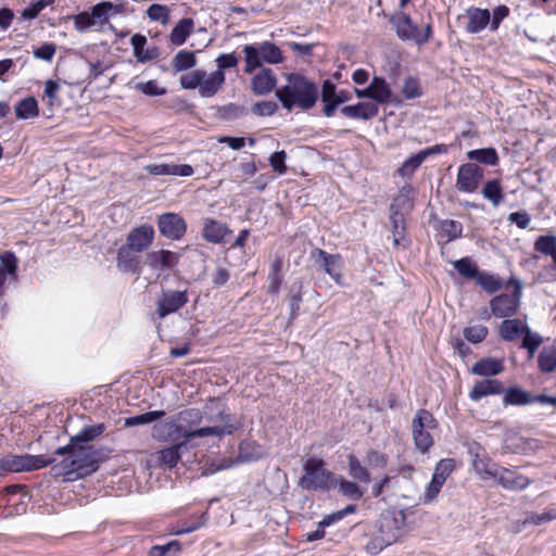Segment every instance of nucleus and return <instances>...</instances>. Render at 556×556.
<instances>
[{
    "mask_svg": "<svg viewBox=\"0 0 556 556\" xmlns=\"http://www.w3.org/2000/svg\"><path fill=\"white\" fill-rule=\"evenodd\" d=\"M534 250L543 255L551 256L556 252V236L545 235L536 238Z\"/></svg>",
    "mask_w": 556,
    "mask_h": 556,
    "instance_id": "48",
    "label": "nucleus"
},
{
    "mask_svg": "<svg viewBox=\"0 0 556 556\" xmlns=\"http://www.w3.org/2000/svg\"><path fill=\"white\" fill-rule=\"evenodd\" d=\"M503 391L504 388L501 381L486 379L475 383L469 393V397L472 401H480L484 396L500 394Z\"/></svg>",
    "mask_w": 556,
    "mask_h": 556,
    "instance_id": "25",
    "label": "nucleus"
},
{
    "mask_svg": "<svg viewBox=\"0 0 556 556\" xmlns=\"http://www.w3.org/2000/svg\"><path fill=\"white\" fill-rule=\"evenodd\" d=\"M508 283L515 285V290L510 293H503L494 296L490 301L492 314L497 318H510L515 316L520 306L522 286L518 280H509Z\"/></svg>",
    "mask_w": 556,
    "mask_h": 556,
    "instance_id": "8",
    "label": "nucleus"
},
{
    "mask_svg": "<svg viewBox=\"0 0 556 556\" xmlns=\"http://www.w3.org/2000/svg\"><path fill=\"white\" fill-rule=\"evenodd\" d=\"M455 469V462L452 458L441 459L434 468L432 478L439 480L442 484L445 483L446 479Z\"/></svg>",
    "mask_w": 556,
    "mask_h": 556,
    "instance_id": "50",
    "label": "nucleus"
},
{
    "mask_svg": "<svg viewBox=\"0 0 556 556\" xmlns=\"http://www.w3.org/2000/svg\"><path fill=\"white\" fill-rule=\"evenodd\" d=\"M74 26L75 29L79 33H85L91 28L97 29V24L94 18L92 17V12H81L74 16Z\"/></svg>",
    "mask_w": 556,
    "mask_h": 556,
    "instance_id": "53",
    "label": "nucleus"
},
{
    "mask_svg": "<svg viewBox=\"0 0 556 556\" xmlns=\"http://www.w3.org/2000/svg\"><path fill=\"white\" fill-rule=\"evenodd\" d=\"M473 455L472 466L479 475H485L486 477L493 478V473L497 472L500 467H496L491 459L484 454L481 446L477 445L470 450Z\"/></svg>",
    "mask_w": 556,
    "mask_h": 556,
    "instance_id": "26",
    "label": "nucleus"
},
{
    "mask_svg": "<svg viewBox=\"0 0 556 556\" xmlns=\"http://www.w3.org/2000/svg\"><path fill=\"white\" fill-rule=\"evenodd\" d=\"M368 87L371 100L376 101V104H384L392 101V90L383 77L375 76Z\"/></svg>",
    "mask_w": 556,
    "mask_h": 556,
    "instance_id": "29",
    "label": "nucleus"
},
{
    "mask_svg": "<svg viewBox=\"0 0 556 556\" xmlns=\"http://www.w3.org/2000/svg\"><path fill=\"white\" fill-rule=\"evenodd\" d=\"M425 162V159L419 151L418 153L408 157L399 169V174L402 177H409L414 172Z\"/></svg>",
    "mask_w": 556,
    "mask_h": 556,
    "instance_id": "52",
    "label": "nucleus"
},
{
    "mask_svg": "<svg viewBox=\"0 0 556 556\" xmlns=\"http://www.w3.org/2000/svg\"><path fill=\"white\" fill-rule=\"evenodd\" d=\"M484 176V170L475 163H466L458 167L456 189L460 192H475Z\"/></svg>",
    "mask_w": 556,
    "mask_h": 556,
    "instance_id": "10",
    "label": "nucleus"
},
{
    "mask_svg": "<svg viewBox=\"0 0 556 556\" xmlns=\"http://www.w3.org/2000/svg\"><path fill=\"white\" fill-rule=\"evenodd\" d=\"M467 159L485 165L495 166L498 164V155L494 148H483L467 152Z\"/></svg>",
    "mask_w": 556,
    "mask_h": 556,
    "instance_id": "38",
    "label": "nucleus"
},
{
    "mask_svg": "<svg viewBox=\"0 0 556 556\" xmlns=\"http://www.w3.org/2000/svg\"><path fill=\"white\" fill-rule=\"evenodd\" d=\"M136 88L147 96H163L166 93V89L164 87H160L155 80L138 83Z\"/></svg>",
    "mask_w": 556,
    "mask_h": 556,
    "instance_id": "62",
    "label": "nucleus"
},
{
    "mask_svg": "<svg viewBox=\"0 0 556 556\" xmlns=\"http://www.w3.org/2000/svg\"><path fill=\"white\" fill-rule=\"evenodd\" d=\"M146 172L153 176H182L189 177L193 174V168L188 164H149L144 167Z\"/></svg>",
    "mask_w": 556,
    "mask_h": 556,
    "instance_id": "19",
    "label": "nucleus"
},
{
    "mask_svg": "<svg viewBox=\"0 0 556 556\" xmlns=\"http://www.w3.org/2000/svg\"><path fill=\"white\" fill-rule=\"evenodd\" d=\"M504 406L514 405V406H523L532 404V394L518 388L510 387L505 390L503 397Z\"/></svg>",
    "mask_w": 556,
    "mask_h": 556,
    "instance_id": "35",
    "label": "nucleus"
},
{
    "mask_svg": "<svg viewBox=\"0 0 556 556\" xmlns=\"http://www.w3.org/2000/svg\"><path fill=\"white\" fill-rule=\"evenodd\" d=\"M191 448L190 445L173 444L169 447L163 448L157 452V459L161 464L168 468H173L177 465L181 457V454Z\"/></svg>",
    "mask_w": 556,
    "mask_h": 556,
    "instance_id": "34",
    "label": "nucleus"
},
{
    "mask_svg": "<svg viewBox=\"0 0 556 556\" xmlns=\"http://www.w3.org/2000/svg\"><path fill=\"white\" fill-rule=\"evenodd\" d=\"M522 344L523 349H527L531 355L538 350L540 344L542 343V339L538 333L532 332L527 326V331L522 334Z\"/></svg>",
    "mask_w": 556,
    "mask_h": 556,
    "instance_id": "58",
    "label": "nucleus"
},
{
    "mask_svg": "<svg viewBox=\"0 0 556 556\" xmlns=\"http://www.w3.org/2000/svg\"><path fill=\"white\" fill-rule=\"evenodd\" d=\"M476 282L490 294L497 292L503 287V280L500 276L483 270H480Z\"/></svg>",
    "mask_w": 556,
    "mask_h": 556,
    "instance_id": "39",
    "label": "nucleus"
},
{
    "mask_svg": "<svg viewBox=\"0 0 556 556\" xmlns=\"http://www.w3.org/2000/svg\"><path fill=\"white\" fill-rule=\"evenodd\" d=\"M468 20L465 29L469 34H477L483 30L491 21V14L486 9L471 7L466 11Z\"/></svg>",
    "mask_w": 556,
    "mask_h": 556,
    "instance_id": "20",
    "label": "nucleus"
},
{
    "mask_svg": "<svg viewBox=\"0 0 556 556\" xmlns=\"http://www.w3.org/2000/svg\"><path fill=\"white\" fill-rule=\"evenodd\" d=\"M15 114L18 119L37 117L39 115L37 100L34 97L21 100L15 106Z\"/></svg>",
    "mask_w": 556,
    "mask_h": 556,
    "instance_id": "40",
    "label": "nucleus"
},
{
    "mask_svg": "<svg viewBox=\"0 0 556 556\" xmlns=\"http://www.w3.org/2000/svg\"><path fill=\"white\" fill-rule=\"evenodd\" d=\"M402 93L407 100L421 97L422 89L420 87L419 80L412 76L407 77L404 80Z\"/></svg>",
    "mask_w": 556,
    "mask_h": 556,
    "instance_id": "55",
    "label": "nucleus"
},
{
    "mask_svg": "<svg viewBox=\"0 0 556 556\" xmlns=\"http://www.w3.org/2000/svg\"><path fill=\"white\" fill-rule=\"evenodd\" d=\"M180 85L184 89H199L203 98L215 96L225 84V74L222 71H214L207 74L203 70H195L180 76Z\"/></svg>",
    "mask_w": 556,
    "mask_h": 556,
    "instance_id": "4",
    "label": "nucleus"
},
{
    "mask_svg": "<svg viewBox=\"0 0 556 556\" xmlns=\"http://www.w3.org/2000/svg\"><path fill=\"white\" fill-rule=\"evenodd\" d=\"M92 17L97 24V30L103 29L105 25L110 29L114 26L110 24V20L125 13V4L122 2L101 1L90 8Z\"/></svg>",
    "mask_w": 556,
    "mask_h": 556,
    "instance_id": "12",
    "label": "nucleus"
},
{
    "mask_svg": "<svg viewBox=\"0 0 556 556\" xmlns=\"http://www.w3.org/2000/svg\"><path fill=\"white\" fill-rule=\"evenodd\" d=\"M277 79L275 73L270 68H263L251 79L252 91L257 96L267 94L276 87Z\"/></svg>",
    "mask_w": 556,
    "mask_h": 556,
    "instance_id": "21",
    "label": "nucleus"
},
{
    "mask_svg": "<svg viewBox=\"0 0 556 556\" xmlns=\"http://www.w3.org/2000/svg\"><path fill=\"white\" fill-rule=\"evenodd\" d=\"M277 110L278 105L273 101H260L252 106V112L258 116H271Z\"/></svg>",
    "mask_w": 556,
    "mask_h": 556,
    "instance_id": "59",
    "label": "nucleus"
},
{
    "mask_svg": "<svg viewBox=\"0 0 556 556\" xmlns=\"http://www.w3.org/2000/svg\"><path fill=\"white\" fill-rule=\"evenodd\" d=\"M154 235L155 232L152 225H140L128 233L125 245L135 252L142 253L152 244Z\"/></svg>",
    "mask_w": 556,
    "mask_h": 556,
    "instance_id": "14",
    "label": "nucleus"
},
{
    "mask_svg": "<svg viewBox=\"0 0 556 556\" xmlns=\"http://www.w3.org/2000/svg\"><path fill=\"white\" fill-rule=\"evenodd\" d=\"M17 260L13 253H5L0 258V295L4 293V283L9 277L16 278Z\"/></svg>",
    "mask_w": 556,
    "mask_h": 556,
    "instance_id": "31",
    "label": "nucleus"
},
{
    "mask_svg": "<svg viewBox=\"0 0 556 556\" xmlns=\"http://www.w3.org/2000/svg\"><path fill=\"white\" fill-rule=\"evenodd\" d=\"M442 231L451 241L462 236L463 226L456 220L447 219L442 223Z\"/></svg>",
    "mask_w": 556,
    "mask_h": 556,
    "instance_id": "60",
    "label": "nucleus"
},
{
    "mask_svg": "<svg viewBox=\"0 0 556 556\" xmlns=\"http://www.w3.org/2000/svg\"><path fill=\"white\" fill-rule=\"evenodd\" d=\"M180 255L169 250L149 252L146 255V264L154 270H170L179 262Z\"/></svg>",
    "mask_w": 556,
    "mask_h": 556,
    "instance_id": "15",
    "label": "nucleus"
},
{
    "mask_svg": "<svg viewBox=\"0 0 556 556\" xmlns=\"http://www.w3.org/2000/svg\"><path fill=\"white\" fill-rule=\"evenodd\" d=\"M130 43L132 46L134 55L140 63L152 61L160 55V50L155 46L144 49L147 37L141 34H135L130 39Z\"/></svg>",
    "mask_w": 556,
    "mask_h": 556,
    "instance_id": "23",
    "label": "nucleus"
},
{
    "mask_svg": "<svg viewBox=\"0 0 556 556\" xmlns=\"http://www.w3.org/2000/svg\"><path fill=\"white\" fill-rule=\"evenodd\" d=\"M390 23L395 29L399 38L402 40H412L416 43L418 38V26L413 22L409 15L400 11L390 17Z\"/></svg>",
    "mask_w": 556,
    "mask_h": 556,
    "instance_id": "16",
    "label": "nucleus"
},
{
    "mask_svg": "<svg viewBox=\"0 0 556 556\" xmlns=\"http://www.w3.org/2000/svg\"><path fill=\"white\" fill-rule=\"evenodd\" d=\"M265 455L263 447L253 441H243L239 446V457L243 462H254Z\"/></svg>",
    "mask_w": 556,
    "mask_h": 556,
    "instance_id": "42",
    "label": "nucleus"
},
{
    "mask_svg": "<svg viewBox=\"0 0 556 556\" xmlns=\"http://www.w3.org/2000/svg\"><path fill=\"white\" fill-rule=\"evenodd\" d=\"M0 469L8 472L29 471L28 454L2 457L0 459Z\"/></svg>",
    "mask_w": 556,
    "mask_h": 556,
    "instance_id": "36",
    "label": "nucleus"
},
{
    "mask_svg": "<svg viewBox=\"0 0 556 556\" xmlns=\"http://www.w3.org/2000/svg\"><path fill=\"white\" fill-rule=\"evenodd\" d=\"M539 366L542 371L552 372L556 369V345L543 348L539 355Z\"/></svg>",
    "mask_w": 556,
    "mask_h": 556,
    "instance_id": "45",
    "label": "nucleus"
},
{
    "mask_svg": "<svg viewBox=\"0 0 556 556\" xmlns=\"http://www.w3.org/2000/svg\"><path fill=\"white\" fill-rule=\"evenodd\" d=\"M106 430L104 424H97L87 426L81 429L76 435L71 438L72 443H88L100 437Z\"/></svg>",
    "mask_w": 556,
    "mask_h": 556,
    "instance_id": "41",
    "label": "nucleus"
},
{
    "mask_svg": "<svg viewBox=\"0 0 556 556\" xmlns=\"http://www.w3.org/2000/svg\"><path fill=\"white\" fill-rule=\"evenodd\" d=\"M55 458L45 455H28L29 471L45 468L53 464Z\"/></svg>",
    "mask_w": 556,
    "mask_h": 556,
    "instance_id": "63",
    "label": "nucleus"
},
{
    "mask_svg": "<svg viewBox=\"0 0 556 556\" xmlns=\"http://www.w3.org/2000/svg\"><path fill=\"white\" fill-rule=\"evenodd\" d=\"M157 226L161 235L172 240H179L187 230L185 219L175 213L160 215Z\"/></svg>",
    "mask_w": 556,
    "mask_h": 556,
    "instance_id": "13",
    "label": "nucleus"
},
{
    "mask_svg": "<svg viewBox=\"0 0 556 556\" xmlns=\"http://www.w3.org/2000/svg\"><path fill=\"white\" fill-rule=\"evenodd\" d=\"M493 478L504 489L511 491L523 490L531 483L528 477L507 468H498L497 472L493 473Z\"/></svg>",
    "mask_w": 556,
    "mask_h": 556,
    "instance_id": "17",
    "label": "nucleus"
},
{
    "mask_svg": "<svg viewBox=\"0 0 556 556\" xmlns=\"http://www.w3.org/2000/svg\"><path fill=\"white\" fill-rule=\"evenodd\" d=\"M527 331V325L518 318H507L502 321L498 334L501 339L507 342H514L522 337Z\"/></svg>",
    "mask_w": 556,
    "mask_h": 556,
    "instance_id": "24",
    "label": "nucleus"
},
{
    "mask_svg": "<svg viewBox=\"0 0 556 556\" xmlns=\"http://www.w3.org/2000/svg\"><path fill=\"white\" fill-rule=\"evenodd\" d=\"M54 454L65 457L52 469L55 475L67 476L68 480L87 477L98 469L97 453L92 446L71 441L66 446L59 447Z\"/></svg>",
    "mask_w": 556,
    "mask_h": 556,
    "instance_id": "2",
    "label": "nucleus"
},
{
    "mask_svg": "<svg viewBox=\"0 0 556 556\" xmlns=\"http://www.w3.org/2000/svg\"><path fill=\"white\" fill-rule=\"evenodd\" d=\"M303 469L305 475L300 479V485L307 490L329 491L336 475L325 468V462L319 458H308Z\"/></svg>",
    "mask_w": 556,
    "mask_h": 556,
    "instance_id": "7",
    "label": "nucleus"
},
{
    "mask_svg": "<svg viewBox=\"0 0 556 556\" xmlns=\"http://www.w3.org/2000/svg\"><path fill=\"white\" fill-rule=\"evenodd\" d=\"M504 370L502 361L484 357L478 361L471 368V372L478 376H496Z\"/></svg>",
    "mask_w": 556,
    "mask_h": 556,
    "instance_id": "32",
    "label": "nucleus"
},
{
    "mask_svg": "<svg viewBox=\"0 0 556 556\" xmlns=\"http://www.w3.org/2000/svg\"><path fill=\"white\" fill-rule=\"evenodd\" d=\"M53 2L54 0H37L23 10L22 17L24 20H33L37 17L43 9L51 5Z\"/></svg>",
    "mask_w": 556,
    "mask_h": 556,
    "instance_id": "57",
    "label": "nucleus"
},
{
    "mask_svg": "<svg viewBox=\"0 0 556 556\" xmlns=\"http://www.w3.org/2000/svg\"><path fill=\"white\" fill-rule=\"evenodd\" d=\"M508 14H509V8L508 7H506V5H498V7H496L493 10V14H492L491 21L489 23L491 25L490 29L492 31H495L498 28L501 22L505 17H507Z\"/></svg>",
    "mask_w": 556,
    "mask_h": 556,
    "instance_id": "64",
    "label": "nucleus"
},
{
    "mask_svg": "<svg viewBox=\"0 0 556 556\" xmlns=\"http://www.w3.org/2000/svg\"><path fill=\"white\" fill-rule=\"evenodd\" d=\"M390 222L392 225L393 241L394 244L397 245L403 238V214L400 211L395 210V212H393V210H390Z\"/></svg>",
    "mask_w": 556,
    "mask_h": 556,
    "instance_id": "56",
    "label": "nucleus"
},
{
    "mask_svg": "<svg viewBox=\"0 0 556 556\" xmlns=\"http://www.w3.org/2000/svg\"><path fill=\"white\" fill-rule=\"evenodd\" d=\"M200 410L191 408L179 413L177 420H166L153 426L152 435L157 441L197 447L200 440L206 437H223L235 431L232 424L192 429L191 424L200 421Z\"/></svg>",
    "mask_w": 556,
    "mask_h": 556,
    "instance_id": "1",
    "label": "nucleus"
},
{
    "mask_svg": "<svg viewBox=\"0 0 556 556\" xmlns=\"http://www.w3.org/2000/svg\"><path fill=\"white\" fill-rule=\"evenodd\" d=\"M316 264L320 269L327 273L339 286H343L342 268L343 258L339 254H329L321 249H316L312 253Z\"/></svg>",
    "mask_w": 556,
    "mask_h": 556,
    "instance_id": "11",
    "label": "nucleus"
},
{
    "mask_svg": "<svg viewBox=\"0 0 556 556\" xmlns=\"http://www.w3.org/2000/svg\"><path fill=\"white\" fill-rule=\"evenodd\" d=\"M356 505L349 504L344 508L334 511L332 514L326 515L323 520L319 521V528L329 527L336 522L342 520L345 516L354 514L356 511Z\"/></svg>",
    "mask_w": 556,
    "mask_h": 556,
    "instance_id": "49",
    "label": "nucleus"
},
{
    "mask_svg": "<svg viewBox=\"0 0 556 556\" xmlns=\"http://www.w3.org/2000/svg\"><path fill=\"white\" fill-rule=\"evenodd\" d=\"M332 489L350 501H359L366 493V489L355 480H349L343 476H336L332 482Z\"/></svg>",
    "mask_w": 556,
    "mask_h": 556,
    "instance_id": "18",
    "label": "nucleus"
},
{
    "mask_svg": "<svg viewBox=\"0 0 556 556\" xmlns=\"http://www.w3.org/2000/svg\"><path fill=\"white\" fill-rule=\"evenodd\" d=\"M165 415L164 410H152L141 415L131 416L125 419V427H136L140 425L151 424L162 418Z\"/></svg>",
    "mask_w": 556,
    "mask_h": 556,
    "instance_id": "47",
    "label": "nucleus"
},
{
    "mask_svg": "<svg viewBox=\"0 0 556 556\" xmlns=\"http://www.w3.org/2000/svg\"><path fill=\"white\" fill-rule=\"evenodd\" d=\"M488 333L489 329L483 325L469 326L463 330L464 338L473 344L482 342Z\"/></svg>",
    "mask_w": 556,
    "mask_h": 556,
    "instance_id": "51",
    "label": "nucleus"
},
{
    "mask_svg": "<svg viewBox=\"0 0 556 556\" xmlns=\"http://www.w3.org/2000/svg\"><path fill=\"white\" fill-rule=\"evenodd\" d=\"M138 252L123 245L117 251V267L126 273H137L139 268Z\"/></svg>",
    "mask_w": 556,
    "mask_h": 556,
    "instance_id": "30",
    "label": "nucleus"
},
{
    "mask_svg": "<svg viewBox=\"0 0 556 556\" xmlns=\"http://www.w3.org/2000/svg\"><path fill=\"white\" fill-rule=\"evenodd\" d=\"M245 67L244 72L251 74L263 63L278 64L282 62L281 50L270 41H264L257 45L243 46Z\"/></svg>",
    "mask_w": 556,
    "mask_h": 556,
    "instance_id": "6",
    "label": "nucleus"
},
{
    "mask_svg": "<svg viewBox=\"0 0 556 556\" xmlns=\"http://www.w3.org/2000/svg\"><path fill=\"white\" fill-rule=\"evenodd\" d=\"M438 426V420L429 410L420 408L415 413L410 425L412 437L416 450L421 454L429 453L433 446L434 439L430 432L437 429Z\"/></svg>",
    "mask_w": 556,
    "mask_h": 556,
    "instance_id": "5",
    "label": "nucleus"
},
{
    "mask_svg": "<svg viewBox=\"0 0 556 556\" xmlns=\"http://www.w3.org/2000/svg\"><path fill=\"white\" fill-rule=\"evenodd\" d=\"M147 15L151 21L160 22L163 25L169 21V10L166 5L153 3L147 10Z\"/></svg>",
    "mask_w": 556,
    "mask_h": 556,
    "instance_id": "54",
    "label": "nucleus"
},
{
    "mask_svg": "<svg viewBox=\"0 0 556 556\" xmlns=\"http://www.w3.org/2000/svg\"><path fill=\"white\" fill-rule=\"evenodd\" d=\"M286 85L276 89V97L283 109L303 111L312 109L318 99L317 86L299 73L286 74Z\"/></svg>",
    "mask_w": 556,
    "mask_h": 556,
    "instance_id": "3",
    "label": "nucleus"
},
{
    "mask_svg": "<svg viewBox=\"0 0 556 556\" xmlns=\"http://www.w3.org/2000/svg\"><path fill=\"white\" fill-rule=\"evenodd\" d=\"M346 459L349 475L353 480L364 484H367L371 481L369 469L364 466L354 454H349Z\"/></svg>",
    "mask_w": 556,
    "mask_h": 556,
    "instance_id": "33",
    "label": "nucleus"
},
{
    "mask_svg": "<svg viewBox=\"0 0 556 556\" xmlns=\"http://www.w3.org/2000/svg\"><path fill=\"white\" fill-rule=\"evenodd\" d=\"M481 193L484 199L489 200L494 206H498L503 201V188L498 179L488 180Z\"/></svg>",
    "mask_w": 556,
    "mask_h": 556,
    "instance_id": "43",
    "label": "nucleus"
},
{
    "mask_svg": "<svg viewBox=\"0 0 556 556\" xmlns=\"http://www.w3.org/2000/svg\"><path fill=\"white\" fill-rule=\"evenodd\" d=\"M189 301L188 292L173 289L162 290L156 300L155 314L163 319L178 312Z\"/></svg>",
    "mask_w": 556,
    "mask_h": 556,
    "instance_id": "9",
    "label": "nucleus"
},
{
    "mask_svg": "<svg viewBox=\"0 0 556 556\" xmlns=\"http://www.w3.org/2000/svg\"><path fill=\"white\" fill-rule=\"evenodd\" d=\"M453 266L460 276L467 279L476 280L480 273V269L470 257H463L457 260L453 263Z\"/></svg>",
    "mask_w": 556,
    "mask_h": 556,
    "instance_id": "46",
    "label": "nucleus"
},
{
    "mask_svg": "<svg viewBox=\"0 0 556 556\" xmlns=\"http://www.w3.org/2000/svg\"><path fill=\"white\" fill-rule=\"evenodd\" d=\"M341 113L349 118L369 121L378 115L379 108L374 102H358L343 106Z\"/></svg>",
    "mask_w": 556,
    "mask_h": 556,
    "instance_id": "22",
    "label": "nucleus"
},
{
    "mask_svg": "<svg viewBox=\"0 0 556 556\" xmlns=\"http://www.w3.org/2000/svg\"><path fill=\"white\" fill-rule=\"evenodd\" d=\"M63 91V87L60 83L48 79L45 83V90L42 94V101L48 106L50 112H53L54 109H59L62 105L61 93Z\"/></svg>",
    "mask_w": 556,
    "mask_h": 556,
    "instance_id": "28",
    "label": "nucleus"
},
{
    "mask_svg": "<svg viewBox=\"0 0 556 556\" xmlns=\"http://www.w3.org/2000/svg\"><path fill=\"white\" fill-rule=\"evenodd\" d=\"M286 159L287 153L283 150L273 153L269 157L270 166L279 175H283L287 172Z\"/></svg>",
    "mask_w": 556,
    "mask_h": 556,
    "instance_id": "61",
    "label": "nucleus"
},
{
    "mask_svg": "<svg viewBox=\"0 0 556 556\" xmlns=\"http://www.w3.org/2000/svg\"><path fill=\"white\" fill-rule=\"evenodd\" d=\"M229 232L228 227L220 222L211 218L204 220L202 236L208 242L220 243Z\"/></svg>",
    "mask_w": 556,
    "mask_h": 556,
    "instance_id": "27",
    "label": "nucleus"
},
{
    "mask_svg": "<svg viewBox=\"0 0 556 556\" xmlns=\"http://www.w3.org/2000/svg\"><path fill=\"white\" fill-rule=\"evenodd\" d=\"M194 23L192 18H182L172 29L169 35L170 42L175 46H181L186 42L187 38L193 29Z\"/></svg>",
    "mask_w": 556,
    "mask_h": 556,
    "instance_id": "37",
    "label": "nucleus"
},
{
    "mask_svg": "<svg viewBox=\"0 0 556 556\" xmlns=\"http://www.w3.org/2000/svg\"><path fill=\"white\" fill-rule=\"evenodd\" d=\"M197 63L194 52L180 50L176 53L172 61V66L175 72H182L193 67Z\"/></svg>",
    "mask_w": 556,
    "mask_h": 556,
    "instance_id": "44",
    "label": "nucleus"
}]
</instances>
